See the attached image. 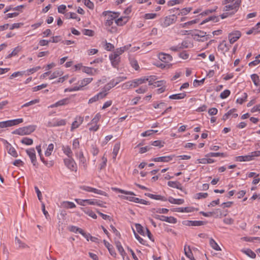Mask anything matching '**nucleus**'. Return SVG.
<instances>
[{
    "label": "nucleus",
    "mask_w": 260,
    "mask_h": 260,
    "mask_svg": "<svg viewBox=\"0 0 260 260\" xmlns=\"http://www.w3.org/2000/svg\"><path fill=\"white\" fill-rule=\"evenodd\" d=\"M242 0H224L223 4H226L223 8L224 11H229L232 10V12L230 13V15L234 14L238 11Z\"/></svg>",
    "instance_id": "obj_1"
},
{
    "label": "nucleus",
    "mask_w": 260,
    "mask_h": 260,
    "mask_svg": "<svg viewBox=\"0 0 260 260\" xmlns=\"http://www.w3.org/2000/svg\"><path fill=\"white\" fill-rule=\"evenodd\" d=\"M75 201L77 204L82 206H85V204H87L88 205H97L101 207H106V206H104L105 204V202L96 199H76Z\"/></svg>",
    "instance_id": "obj_2"
},
{
    "label": "nucleus",
    "mask_w": 260,
    "mask_h": 260,
    "mask_svg": "<svg viewBox=\"0 0 260 260\" xmlns=\"http://www.w3.org/2000/svg\"><path fill=\"white\" fill-rule=\"evenodd\" d=\"M36 127V126L34 125L20 127L14 131L12 134L20 136L29 135L35 131Z\"/></svg>",
    "instance_id": "obj_3"
},
{
    "label": "nucleus",
    "mask_w": 260,
    "mask_h": 260,
    "mask_svg": "<svg viewBox=\"0 0 260 260\" xmlns=\"http://www.w3.org/2000/svg\"><path fill=\"white\" fill-rule=\"evenodd\" d=\"M103 15L106 17V20L105 24L107 26H110L113 23L114 20L118 17L117 13L110 11H104L102 13Z\"/></svg>",
    "instance_id": "obj_4"
},
{
    "label": "nucleus",
    "mask_w": 260,
    "mask_h": 260,
    "mask_svg": "<svg viewBox=\"0 0 260 260\" xmlns=\"http://www.w3.org/2000/svg\"><path fill=\"white\" fill-rule=\"evenodd\" d=\"M175 21L176 17L175 15H169L159 20L160 25L162 27H167L170 26L175 23Z\"/></svg>",
    "instance_id": "obj_5"
},
{
    "label": "nucleus",
    "mask_w": 260,
    "mask_h": 260,
    "mask_svg": "<svg viewBox=\"0 0 260 260\" xmlns=\"http://www.w3.org/2000/svg\"><path fill=\"white\" fill-rule=\"evenodd\" d=\"M65 166L72 171H77V165L73 157L64 159Z\"/></svg>",
    "instance_id": "obj_6"
},
{
    "label": "nucleus",
    "mask_w": 260,
    "mask_h": 260,
    "mask_svg": "<svg viewBox=\"0 0 260 260\" xmlns=\"http://www.w3.org/2000/svg\"><path fill=\"white\" fill-rule=\"evenodd\" d=\"M26 152L27 154L29 157L31 163L33 164V166L36 168L38 167V164L37 163L36 151L34 148H30L27 149L26 150Z\"/></svg>",
    "instance_id": "obj_7"
},
{
    "label": "nucleus",
    "mask_w": 260,
    "mask_h": 260,
    "mask_svg": "<svg viewBox=\"0 0 260 260\" xmlns=\"http://www.w3.org/2000/svg\"><path fill=\"white\" fill-rule=\"evenodd\" d=\"M154 217L156 219L166 221L171 223H176L177 221V219L173 216L167 217L164 215L156 214L154 216Z\"/></svg>",
    "instance_id": "obj_8"
},
{
    "label": "nucleus",
    "mask_w": 260,
    "mask_h": 260,
    "mask_svg": "<svg viewBox=\"0 0 260 260\" xmlns=\"http://www.w3.org/2000/svg\"><path fill=\"white\" fill-rule=\"evenodd\" d=\"M241 33L239 30L234 31L230 33L228 38L231 44H233L236 42L241 37Z\"/></svg>",
    "instance_id": "obj_9"
},
{
    "label": "nucleus",
    "mask_w": 260,
    "mask_h": 260,
    "mask_svg": "<svg viewBox=\"0 0 260 260\" xmlns=\"http://www.w3.org/2000/svg\"><path fill=\"white\" fill-rule=\"evenodd\" d=\"M23 119L22 118H18L16 119L5 121V123L6 125V127H7L17 125L19 123L23 122Z\"/></svg>",
    "instance_id": "obj_10"
},
{
    "label": "nucleus",
    "mask_w": 260,
    "mask_h": 260,
    "mask_svg": "<svg viewBox=\"0 0 260 260\" xmlns=\"http://www.w3.org/2000/svg\"><path fill=\"white\" fill-rule=\"evenodd\" d=\"M107 93H104L103 91H101L95 95L93 97L90 98L88 101V104H91L96 102L100 99H103L107 95Z\"/></svg>",
    "instance_id": "obj_11"
},
{
    "label": "nucleus",
    "mask_w": 260,
    "mask_h": 260,
    "mask_svg": "<svg viewBox=\"0 0 260 260\" xmlns=\"http://www.w3.org/2000/svg\"><path fill=\"white\" fill-rule=\"evenodd\" d=\"M158 58L161 61L165 63H168L172 60V56L171 55L164 53H159Z\"/></svg>",
    "instance_id": "obj_12"
},
{
    "label": "nucleus",
    "mask_w": 260,
    "mask_h": 260,
    "mask_svg": "<svg viewBox=\"0 0 260 260\" xmlns=\"http://www.w3.org/2000/svg\"><path fill=\"white\" fill-rule=\"evenodd\" d=\"M83 121V117L81 116H77L75 118L74 121L72 123L71 131L78 128Z\"/></svg>",
    "instance_id": "obj_13"
},
{
    "label": "nucleus",
    "mask_w": 260,
    "mask_h": 260,
    "mask_svg": "<svg viewBox=\"0 0 260 260\" xmlns=\"http://www.w3.org/2000/svg\"><path fill=\"white\" fill-rule=\"evenodd\" d=\"M112 65L114 68H117L120 61V57L117 54H112L109 56Z\"/></svg>",
    "instance_id": "obj_14"
},
{
    "label": "nucleus",
    "mask_w": 260,
    "mask_h": 260,
    "mask_svg": "<svg viewBox=\"0 0 260 260\" xmlns=\"http://www.w3.org/2000/svg\"><path fill=\"white\" fill-rule=\"evenodd\" d=\"M173 158V155L161 156L154 158L152 159V161L154 162H169Z\"/></svg>",
    "instance_id": "obj_15"
},
{
    "label": "nucleus",
    "mask_w": 260,
    "mask_h": 260,
    "mask_svg": "<svg viewBox=\"0 0 260 260\" xmlns=\"http://www.w3.org/2000/svg\"><path fill=\"white\" fill-rule=\"evenodd\" d=\"M147 80H148V79L144 78L143 77H142L141 78L135 79L133 81H131L133 87H137L139 85H140L143 83H146L147 82Z\"/></svg>",
    "instance_id": "obj_16"
},
{
    "label": "nucleus",
    "mask_w": 260,
    "mask_h": 260,
    "mask_svg": "<svg viewBox=\"0 0 260 260\" xmlns=\"http://www.w3.org/2000/svg\"><path fill=\"white\" fill-rule=\"evenodd\" d=\"M104 243L105 246L108 249L110 254L114 257H116V253L115 252L113 246L105 240H104Z\"/></svg>",
    "instance_id": "obj_17"
},
{
    "label": "nucleus",
    "mask_w": 260,
    "mask_h": 260,
    "mask_svg": "<svg viewBox=\"0 0 260 260\" xmlns=\"http://www.w3.org/2000/svg\"><path fill=\"white\" fill-rule=\"evenodd\" d=\"M69 103V99L68 98H65L63 99H62L60 101H58L56 103H55L54 104L51 105L49 107L50 108H54V107H57L58 106H63L67 105Z\"/></svg>",
    "instance_id": "obj_18"
},
{
    "label": "nucleus",
    "mask_w": 260,
    "mask_h": 260,
    "mask_svg": "<svg viewBox=\"0 0 260 260\" xmlns=\"http://www.w3.org/2000/svg\"><path fill=\"white\" fill-rule=\"evenodd\" d=\"M145 195L152 199L156 200H161L162 201H167V199L166 197L161 196L160 195H155L150 193H145Z\"/></svg>",
    "instance_id": "obj_19"
},
{
    "label": "nucleus",
    "mask_w": 260,
    "mask_h": 260,
    "mask_svg": "<svg viewBox=\"0 0 260 260\" xmlns=\"http://www.w3.org/2000/svg\"><path fill=\"white\" fill-rule=\"evenodd\" d=\"M253 159V157L252 156L251 153L249 155H247L245 156H239L236 157V161H250Z\"/></svg>",
    "instance_id": "obj_20"
},
{
    "label": "nucleus",
    "mask_w": 260,
    "mask_h": 260,
    "mask_svg": "<svg viewBox=\"0 0 260 260\" xmlns=\"http://www.w3.org/2000/svg\"><path fill=\"white\" fill-rule=\"evenodd\" d=\"M7 143L8 144L7 147L8 153L14 157H17L18 156V154L15 149L13 147L11 146V144L8 142H7Z\"/></svg>",
    "instance_id": "obj_21"
},
{
    "label": "nucleus",
    "mask_w": 260,
    "mask_h": 260,
    "mask_svg": "<svg viewBox=\"0 0 260 260\" xmlns=\"http://www.w3.org/2000/svg\"><path fill=\"white\" fill-rule=\"evenodd\" d=\"M62 150L63 153L67 155L69 158H71L73 156V152L71 148L69 146H62Z\"/></svg>",
    "instance_id": "obj_22"
},
{
    "label": "nucleus",
    "mask_w": 260,
    "mask_h": 260,
    "mask_svg": "<svg viewBox=\"0 0 260 260\" xmlns=\"http://www.w3.org/2000/svg\"><path fill=\"white\" fill-rule=\"evenodd\" d=\"M218 49L221 50L222 51L227 52L230 49V46L226 44L225 41H223L218 47Z\"/></svg>",
    "instance_id": "obj_23"
},
{
    "label": "nucleus",
    "mask_w": 260,
    "mask_h": 260,
    "mask_svg": "<svg viewBox=\"0 0 260 260\" xmlns=\"http://www.w3.org/2000/svg\"><path fill=\"white\" fill-rule=\"evenodd\" d=\"M120 147V144L119 143H116L114 146L113 152H112L113 159L114 160L116 159L117 154L119 151Z\"/></svg>",
    "instance_id": "obj_24"
},
{
    "label": "nucleus",
    "mask_w": 260,
    "mask_h": 260,
    "mask_svg": "<svg viewBox=\"0 0 260 260\" xmlns=\"http://www.w3.org/2000/svg\"><path fill=\"white\" fill-rule=\"evenodd\" d=\"M186 95V94L185 92H182L178 94L171 95L169 96V98L172 100H180L184 99Z\"/></svg>",
    "instance_id": "obj_25"
},
{
    "label": "nucleus",
    "mask_w": 260,
    "mask_h": 260,
    "mask_svg": "<svg viewBox=\"0 0 260 260\" xmlns=\"http://www.w3.org/2000/svg\"><path fill=\"white\" fill-rule=\"evenodd\" d=\"M167 200L172 204L181 205L184 203V200L181 199H175L172 197H170Z\"/></svg>",
    "instance_id": "obj_26"
},
{
    "label": "nucleus",
    "mask_w": 260,
    "mask_h": 260,
    "mask_svg": "<svg viewBox=\"0 0 260 260\" xmlns=\"http://www.w3.org/2000/svg\"><path fill=\"white\" fill-rule=\"evenodd\" d=\"M115 245L119 252L123 257H124V255L125 254V252L123 247L122 246L121 243L118 241H116Z\"/></svg>",
    "instance_id": "obj_27"
},
{
    "label": "nucleus",
    "mask_w": 260,
    "mask_h": 260,
    "mask_svg": "<svg viewBox=\"0 0 260 260\" xmlns=\"http://www.w3.org/2000/svg\"><path fill=\"white\" fill-rule=\"evenodd\" d=\"M242 252L251 258H254L256 257L255 253L250 249H242Z\"/></svg>",
    "instance_id": "obj_28"
},
{
    "label": "nucleus",
    "mask_w": 260,
    "mask_h": 260,
    "mask_svg": "<svg viewBox=\"0 0 260 260\" xmlns=\"http://www.w3.org/2000/svg\"><path fill=\"white\" fill-rule=\"evenodd\" d=\"M209 244L211 247L216 251L221 250V249L218 244L212 239H210Z\"/></svg>",
    "instance_id": "obj_29"
},
{
    "label": "nucleus",
    "mask_w": 260,
    "mask_h": 260,
    "mask_svg": "<svg viewBox=\"0 0 260 260\" xmlns=\"http://www.w3.org/2000/svg\"><path fill=\"white\" fill-rule=\"evenodd\" d=\"M227 155L224 153H220V152H210L208 153L206 156V157H218V156H222V157H226Z\"/></svg>",
    "instance_id": "obj_30"
},
{
    "label": "nucleus",
    "mask_w": 260,
    "mask_h": 260,
    "mask_svg": "<svg viewBox=\"0 0 260 260\" xmlns=\"http://www.w3.org/2000/svg\"><path fill=\"white\" fill-rule=\"evenodd\" d=\"M63 74V72L60 70H57L54 71L52 74L50 75L49 77V79H53L56 78L58 77L61 76Z\"/></svg>",
    "instance_id": "obj_31"
},
{
    "label": "nucleus",
    "mask_w": 260,
    "mask_h": 260,
    "mask_svg": "<svg viewBox=\"0 0 260 260\" xmlns=\"http://www.w3.org/2000/svg\"><path fill=\"white\" fill-rule=\"evenodd\" d=\"M168 186L173 188H176L177 189H182L181 185L178 182L169 181L168 182Z\"/></svg>",
    "instance_id": "obj_32"
},
{
    "label": "nucleus",
    "mask_w": 260,
    "mask_h": 260,
    "mask_svg": "<svg viewBox=\"0 0 260 260\" xmlns=\"http://www.w3.org/2000/svg\"><path fill=\"white\" fill-rule=\"evenodd\" d=\"M129 62L131 66L136 70H138L139 69L138 62L136 59L133 58H129Z\"/></svg>",
    "instance_id": "obj_33"
},
{
    "label": "nucleus",
    "mask_w": 260,
    "mask_h": 260,
    "mask_svg": "<svg viewBox=\"0 0 260 260\" xmlns=\"http://www.w3.org/2000/svg\"><path fill=\"white\" fill-rule=\"evenodd\" d=\"M69 230L70 231L75 233H79L81 234H83V230L82 229L74 225L69 226Z\"/></svg>",
    "instance_id": "obj_34"
},
{
    "label": "nucleus",
    "mask_w": 260,
    "mask_h": 260,
    "mask_svg": "<svg viewBox=\"0 0 260 260\" xmlns=\"http://www.w3.org/2000/svg\"><path fill=\"white\" fill-rule=\"evenodd\" d=\"M66 124V120L65 119H58L54 121V124L52 125L56 127V126H63Z\"/></svg>",
    "instance_id": "obj_35"
},
{
    "label": "nucleus",
    "mask_w": 260,
    "mask_h": 260,
    "mask_svg": "<svg viewBox=\"0 0 260 260\" xmlns=\"http://www.w3.org/2000/svg\"><path fill=\"white\" fill-rule=\"evenodd\" d=\"M188 224H187L189 226H201L204 225L205 223L204 221H188Z\"/></svg>",
    "instance_id": "obj_36"
},
{
    "label": "nucleus",
    "mask_w": 260,
    "mask_h": 260,
    "mask_svg": "<svg viewBox=\"0 0 260 260\" xmlns=\"http://www.w3.org/2000/svg\"><path fill=\"white\" fill-rule=\"evenodd\" d=\"M209 21H213L215 22H216L219 21V19H218V17H216V16H210V17L207 18V19H205L204 20H203L201 23V25H203Z\"/></svg>",
    "instance_id": "obj_37"
},
{
    "label": "nucleus",
    "mask_w": 260,
    "mask_h": 260,
    "mask_svg": "<svg viewBox=\"0 0 260 260\" xmlns=\"http://www.w3.org/2000/svg\"><path fill=\"white\" fill-rule=\"evenodd\" d=\"M135 227L136 229V230L138 233H139L140 234H141L142 236H145V232L144 230L143 229V226L139 223H136L135 224Z\"/></svg>",
    "instance_id": "obj_38"
},
{
    "label": "nucleus",
    "mask_w": 260,
    "mask_h": 260,
    "mask_svg": "<svg viewBox=\"0 0 260 260\" xmlns=\"http://www.w3.org/2000/svg\"><path fill=\"white\" fill-rule=\"evenodd\" d=\"M251 78L254 83V84L257 86L259 85V77L257 74H253L251 75Z\"/></svg>",
    "instance_id": "obj_39"
},
{
    "label": "nucleus",
    "mask_w": 260,
    "mask_h": 260,
    "mask_svg": "<svg viewBox=\"0 0 260 260\" xmlns=\"http://www.w3.org/2000/svg\"><path fill=\"white\" fill-rule=\"evenodd\" d=\"M21 142L26 145H31L33 144V140L27 137H24L21 140Z\"/></svg>",
    "instance_id": "obj_40"
},
{
    "label": "nucleus",
    "mask_w": 260,
    "mask_h": 260,
    "mask_svg": "<svg viewBox=\"0 0 260 260\" xmlns=\"http://www.w3.org/2000/svg\"><path fill=\"white\" fill-rule=\"evenodd\" d=\"M179 45L180 47V49L190 48L192 46V45L187 41H184L181 43V44Z\"/></svg>",
    "instance_id": "obj_41"
},
{
    "label": "nucleus",
    "mask_w": 260,
    "mask_h": 260,
    "mask_svg": "<svg viewBox=\"0 0 260 260\" xmlns=\"http://www.w3.org/2000/svg\"><path fill=\"white\" fill-rule=\"evenodd\" d=\"M82 72L89 75H93V71H95L93 68L83 67L82 69Z\"/></svg>",
    "instance_id": "obj_42"
},
{
    "label": "nucleus",
    "mask_w": 260,
    "mask_h": 260,
    "mask_svg": "<svg viewBox=\"0 0 260 260\" xmlns=\"http://www.w3.org/2000/svg\"><path fill=\"white\" fill-rule=\"evenodd\" d=\"M84 212L88 215V216H90L93 219H96L97 218L96 215L95 214L94 212H93L92 210H90L88 208H86L84 210Z\"/></svg>",
    "instance_id": "obj_43"
},
{
    "label": "nucleus",
    "mask_w": 260,
    "mask_h": 260,
    "mask_svg": "<svg viewBox=\"0 0 260 260\" xmlns=\"http://www.w3.org/2000/svg\"><path fill=\"white\" fill-rule=\"evenodd\" d=\"M93 79L92 78H84V79L82 80L81 81L80 85L82 87L86 86L88 84L90 83L92 81Z\"/></svg>",
    "instance_id": "obj_44"
},
{
    "label": "nucleus",
    "mask_w": 260,
    "mask_h": 260,
    "mask_svg": "<svg viewBox=\"0 0 260 260\" xmlns=\"http://www.w3.org/2000/svg\"><path fill=\"white\" fill-rule=\"evenodd\" d=\"M15 243L18 245L19 247L25 248L27 246L24 243H23L18 237H16L15 239Z\"/></svg>",
    "instance_id": "obj_45"
},
{
    "label": "nucleus",
    "mask_w": 260,
    "mask_h": 260,
    "mask_svg": "<svg viewBox=\"0 0 260 260\" xmlns=\"http://www.w3.org/2000/svg\"><path fill=\"white\" fill-rule=\"evenodd\" d=\"M54 149V145L53 144H50L47 150L45 151V154L46 156H49L51 155L53 150Z\"/></svg>",
    "instance_id": "obj_46"
},
{
    "label": "nucleus",
    "mask_w": 260,
    "mask_h": 260,
    "mask_svg": "<svg viewBox=\"0 0 260 260\" xmlns=\"http://www.w3.org/2000/svg\"><path fill=\"white\" fill-rule=\"evenodd\" d=\"M165 142L160 140H156L152 142L151 145L154 146H157L161 148L164 146Z\"/></svg>",
    "instance_id": "obj_47"
},
{
    "label": "nucleus",
    "mask_w": 260,
    "mask_h": 260,
    "mask_svg": "<svg viewBox=\"0 0 260 260\" xmlns=\"http://www.w3.org/2000/svg\"><path fill=\"white\" fill-rule=\"evenodd\" d=\"M247 98V94L246 92L243 93V95L241 98H238L237 100V103L242 104L246 100Z\"/></svg>",
    "instance_id": "obj_48"
},
{
    "label": "nucleus",
    "mask_w": 260,
    "mask_h": 260,
    "mask_svg": "<svg viewBox=\"0 0 260 260\" xmlns=\"http://www.w3.org/2000/svg\"><path fill=\"white\" fill-rule=\"evenodd\" d=\"M231 93V91L228 90L226 89L224 90L223 92H222L220 94V98L222 99H224L228 97Z\"/></svg>",
    "instance_id": "obj_49"
},
{
    "label": "nucleus",
    "mask_w": 260,
    "mask_h": 260,
    "mask_svg": "<svg viewBox=\"0 0 260 260\" xmlns=\"http://www.w3.org/2000/svg\"><path fill=\"white\" fill-rule=\"evenodd\" d=\"M147 88V85L142 86L139 88L137 89L136 92L139 94L144 93L146 92Z\"/></svg>",
    "instance_id": "obj_50"
},
{
    "label": "nucleus",
    "mask_w": 260,
    "mask_h": 260,
    "mask_svg": "<svg viewBox=\"0 0 260 260\" xmlns=\"http://www.w3.org/2000/svg\"><path fill=\"white\" fill-rule=\"evenodd\" d=\"M157 130H148L147 131H145L144 133H142L141 134V136H142V137L149 136L151 135L152 134L157 133Z\"/></svg>",
    "instance_id": "obj_51"
},
{
    "label": "nucleus",
    "mask_w": 260,
    "mask_h": 260,
    "mask_svg": "<svg viewBox=\"0 0 260 260\" xmlns=\"http://www.w3.org/2000/svg\"><path fill=\"white\" fill-rule=\"evenodd\" d=\"M39 100L38 99H35L34 100H32L29 102H27L25 104H24V105H22L21 106V108H24V107H28L29 106H31V105H32L34 104H37L38 103H39Z\"/></svg>",
    "instance_id": "obj_52"
},
{
    "label": "nucleus",
    "mask_w": 260,
    "mask_h": 260,
    "mask_svg": "<svg viewBox=\"0 0 260 260\" xmlns=\"http://www.w3.org/2000/svg\"><path fill=\"white\" fill-rule=\"evenodd\" d=\"M184 252L185 254L188 258L192 257L193 256V254L190 250V247H188V249H187L186 247H184Z\"/></svg>",
    "instance_id": "obj_53"
},
{
    "label": "nucleus",
    "mask_w": 260,
    "mask_h": 260,
    "mask_svg": "<svg viewBox=\"0 0 260 260\" xmlns=\"http://www.w3.org/2000/svg\"><path fill=\"white\" fill-rule=\"evenodd\" d=\"M133 232L134 233V235L135 238L138 240V241L142 244L145 245L146 241L144 240L141 237L139 236L138 234H137L135 230L133 229Z\"/></svg>",
    "instance_id": "obj_54"
},
{
    "label": "nucleus",
    "mask_w": 260,
    "mask_h": 260,
    "mask_svg": "<svg viewBox=\"0 0 260 260\" xmlns=\"http://www.w3.org/2000/svg\"><path fill=\"white\" fill-rule=\"evenodd\" d=\"M143 78L148 79V80H147V81H148L149 85H151L153 84L152 82L155 81L156 79V76H150L149 77H144Z\"/></svg>",
    "instance_id": "obj_55"
},
{
    "label": "nucleus",
    "mask_w": 260,
    "mask_h": 260,
    "mask_svg": "<svg viewBox=\"0 0 260 260\" xmlns=\"http://www.w3.org/2000/svg\"><path fill=\"white\" fill-rule=\"evenodd\" d=\"M157 16L156 13H147L144 15V18L146 19H152L155 18Z\"/></svg>",
    "instance_id": "obj_56"
},
{
    "label": "nucleus",
    "mask_w": 260,
    "mask_h": 260,
    "mask_svg": "<svg viewBox=\"0 0 260 260\" xmlns=\"http://www.w3.org/2000/svg\"><path fill=\"white\" fill-rule=\"evenodd\" d=\"M114 189L121 193H123V194H129V195H132V196L135 195V193L132 191H125L124 190H122V189H119V188H115Z\"/></svg>",
    "instance_id": "obj_57"
},
{
    "label": "nucleus",
    "mask_w": 260,
    "mask_h": 260,
    "mask_svg": "<svg viewBox=\"0 0 260 260\" xmlns=\"http://www.w3.org/2000/svg\"><path fill=\"white\" fill-rule=\"evenodd\" d=\"M196 198L201 199L203 198H206L208 197V193L206 192H200L196 194Z\"/></svg>",
    "instance_id": "obj_58"
},
{
    "label": "nucleus",
    "mask_w": 260,
    "mask_h": 260,
    "mask_svg": "<svg viewBox=\"0 0 260 260\" xmlns=\"http://www.w3.org/2000/svg\"><path fill=\"white\" fill-rule=\"evenodd\" d=\"M191 10V8H185L181 9L180 13L179 15L181 14L182 15H185L187 14L188 13L190 12Z\"/></svg>",
    "instance_id": "obj_59"
},
{
    "label": "nucleus",
    "mask_w": 260,
    "mask_h": 260,
    "mask_svg": "<svg viewBox=\"0 0 260 260\" xmlns=\"http://www.w3.org/2000/svg\"><path fill=\"white\" fill-rule=\"evenodd\" d=\"M84 4L90 9H93L94 8V5L92 2H91L90 0H84Z\"/></svg>",
    "instance_id": "obj_60"
},
{
    "label": "nucleus",
    "mask_w": 260,
    "mask_h": 260,
    "mask_svg": "<svg viewBox=\"0 0 260 260\" xmlns=\"http://www.w3.org/2000/svg\"><path fill=\"white\" fill-rule=\"evenodd\" d=\"M166 84V82L164 80H160L155 82L154 83V86L155 87H164L165 86V84Z\"/></svg>",
    "instance_id": "obj_61"
},
{
    "label": "nucleus",
    "mask_w": 260,
    "mask_h": 260,
    "mask_svg": "<svg viewBox=\"0 0 260 260\" xmlns=\"http://www.w3.org/2000/svg\"><path fill=\"white\" fill-rule=\"evenodd\" d=\"M176 211L179 212H191V210L189 207H185V208H177Z\"/></svg>",
    "instance_id": "obj_62"
},
{
    "label": "nucleus",
    "mask_w": 260,
    "mask_h": 260,
    "mask_svg": "<svg viewBox=\"0 0 260 260\" xmlns=\"http://www.w3.org/2000/svg\"><path fill=\"white\" fill-rule=\"evenodd\" d=\"M122 87L123 89H129L133 87L132 81H128L122 84Z\"/></svg>",
    "instance_id": "obj_63"
},
{
    "label": "nucleus",
    "mask_w": 260,
    "mask_h": 260,
    "mask_svg": "<svg viewBox=\"0 0 260 260\" xmlns=\"http://www.w3.org/2000/svg\"><path fill=\"white\" fill-rule=\"evenodd\" d=\"M64 204V206L67 208H74L76 207L75 204L71 202H66Z\"/></svg>",
    "instance_id": "obj_64"
}]
</instances>
